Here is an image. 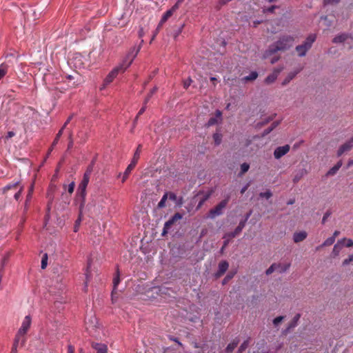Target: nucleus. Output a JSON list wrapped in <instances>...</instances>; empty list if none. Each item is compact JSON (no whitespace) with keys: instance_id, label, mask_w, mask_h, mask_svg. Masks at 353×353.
<instances>
[{"instance_id":"obj_27","label":"nucleus","mask_w":353,"mask_h":353,"mask_svg":"<svg viewBox=\"0 0 353 353\" xmlns=\"http://www.w3.org/2000/svg\"><path fill=\"white\" fill-rule=\"evenodd\" d=\"M296 72H291L288 74V75L286 77V78L283 80L282 82L283 85H285L288 83H289L296 75Z\"/></svg>"},{"instance_id":"obj_15","label":"nucleus","mask_w":353,"mask_h":353,"mask_svg":"<svg viewBox=\"0 0 353 353\" xmlns=\"http://www.w3.org/2000/svg\"><path fill=\"white\" fill-rule=\"evenodd\" d=\"M307 236L305 231L294 232L293 234V241L294 243H299L304 241Z\"/></svg>"},{"instance_id":"obj_2","label":"nucleus","mask_w":353,"mask_h":353,"mask_svg":"<svg viewBox=\"0 0 353 353\" xmlns=\"http://www.w3.org/2000/svg\"><path fill=\"white\" fill-rule=\"evenodd\" d=\"M90 174H91V170H88L84 173L83 179L81 181V183L78 187L77 193L79 195V196H81L82 199V201L81 203V208H83V206L84 205V203H85V196H86V188L89 183Z\"/></svg>"},{"instance_id":"obj_28","label":"nucleus","mask_w":353,"mask_h":353,"mask_svg":"<svg viewBox=\"0 0 353 353\" xmlns=\"http://www.w3.org/2000/svg\"><path fill=\"white\" fill-rule=\"evenodd\" d=\"M258 77V73L255 71L252 72L248 76L245 77L243 80L244 81H249L255 80Z\"/></svg>"},{"instance_id":"obj_52","label":"nucleus","mask_w":353,"mask_h":353,"mask_svg":"<svg viewBox=\"0 0 353 353\" xmlns=\"http://www.w3.org/2000/svg\"><path fill=\"white\" fill-rule=\"evenodd\" d=\"M169 199L175 201L176 200V195L174 192H168Z\"/></svg>"},{"instance_id":"obj_57","label":"nucleus","mask_w":353,"mask_h":353,"mask_svg":"<svg viewBox=\"0 0 353 353\" xmlns=\"http://www.w3.org/2000/svg\"><path fill=\"white\" fill-rule=\"evenodd\" d=\"M22 192V188H21L14 196V199L18 200Z\"/></svg>"},{"instance_id":"obj_43","label":"nucleus","mask_w":353,"mask_h":353,"mask_svg":"<svg viewBox=\"0 0 353 353\" xmlns=\"http://www.w3.org/2000/svg\"><path fill=\"white\" fill-rule=\"evenodd\" d=\"M33 189H34V185L32 184L30 187V189H29V192H28V194L27 195V199H26V203H28L32 198V192H33ZM26 205H27V203H26Z\"/></svg>"},{"instance_id":"obj_59","label":"nucleus","mask_w":353,"mask_h":353,"mask_svg":"<svg viewBox=\"0 0 353 353\" xmlns=\"http://www.w3.org/2000/svg\"><path fill=\"white\" fill-rule=\"evenodd\" d=\"M290 266V263H288V264L285 265V267H284L283 268H282V269L279 271V272H280V273H283V272H285L287 270H288V269H289Z\"/></svg>"},{"instance_id":"obj_17","label":"nucleus","mask_w":353,"mask_h":353,"mask_svg":"<svg viewBox=\"0 0 353 353\" xmlns=\"http://www.w3.org/2000/svg\"><path fill=\"white\" fill-rule=\"evenodd\" d=\"M350 34L341 33L334 37L332 42L334 43H343L345 44V40L347 39Z\"/></svg>"},{"instance_id":"obj_55","label":"nucleus","mask_w":353,"mask_h":353,"mask_svg":"<svg viewBox=\"0 0 353 353\" xmlns=\"http://www.w3.org/2000/svg\"><path fill=\"white\" fill-rule=\"evenodd\" d=\"M68 353H74V347L73 345H68Z\"/></svg>"},{"instance_id":"obj_47","label":"nucleus","mask_w":353,"mask_h":353,"mask_svg":"<svg viewBox=\"0 0 353 353\" xmlns=\"http://www.w3.org/2000/svg\"><path fill=\"white\" fill-rule=\"evenodd\" d=\"M338 170H339V169L337 168V167H335V165H334L329 170L327 174V175H334L337 172Z\"/></svg>"},{"instance_id":"obj_7","label":"nucleus","mask_w":353,"mask_h":353,"mask_svg":"<svg viewBox=\"0 0 353 353\" xmlns=\"http://www.w3.org/2000/svg\"><path fill=\"white\" fill-rule=\"evenodd\" d=\"M182 218L183 215L181 214L178 212L174 214L168 221L165 223L161 235L165 236L174 223L177 221L181 220Z\"/></svg>"},{"instance_id":"obj_25","label":"nucleus","mask_w":353,"mask_h":353,"mask_svg":"<svg viewBox=\"0 0 353 353\" xmlns=\"http://www.w3.org/2000/svg\"><path fill=\"white\" fill-rule=\"evenodd\" d=\"M238 343V341L234 340L232 342L228 345V346L225 348V351L228 353L232 352L236 347Z\"/></svg>"},{"instance_id":"obj_4","label":"nucleus","mask_w":353,"mask_h":353,"mask_svg":"<svg viewBox=\"0 0 353 353\" xmlns=\"http://www.w3.org/2000/svg\"><path fill=\"white\" fill-rule=\"evenodd\" d=\"M141 49V45L132 47L129 52L124 58L122 63L119 66H122L121 72H124L132 63Z\"/></svg>"},{"instance_id":"obj_62","label":"nucleus","mask_w":353,"mask_h":353,"mask_svg":"<svg viewBox=\"0 0 353 353\" xmlns=\"http://www.w3.org/2000/svg\"><path fill=\"white\" fill-rule=\"evenodd\" d=\"M223 239H225V241L223 242V248H225L231 239H229L228 237H227V238L223 237Z\"/></svg>"},{"instance_id":"obj_64","label":"nucleus","mask_w":353,"mask_h":353,"mask_svg":"<svg viewBox=\"0 0 353 353\" xmlns=\"http://www.w3.org/2000/svg\"><path fill=\"white\" fill-rule=\"evenodd\" d=\"M353 166V159H350L348 161H347V168H350Z\"/></svg>"},{"instance_id":"obj_29","label":"nucleus","mask_w":353,"mask_h":353,"mask_svg":"<svg viewBox=\"0 0 353 353\" xmlns=\"http://www.w3.org/2000/svg\"><path fill=\"white\" fill-rule=\"evenodd\" d=\"M74 187H75V183L74 181L71 182L69 185H65L64 184L63 185V188L64 190H68V192L72 194L74 192Z\"/></svg>"},{"instance_id":"obj_35","label":"nucleus","mask_w":353,"mask_h":353,"mask_svg":"<svg viewBox=\"0 0 353 353\" xmlns=\"http://www.w3.org/2000/svg\"><path fill=\"white\" fill-rule=\"evenodd\" d=\"M250 168V165L247 163H243L241 165V174H245L248 171Z\"/></svg>"},{"instance_id":"obj_56","label":"nucleus","mask_w":353,"mask_h":353,"mask_svg":"<svg viewBox=\"0 0 353 353\" xmlns=\"http://www.w3.org/2000/svg\"><path fill=\"white\" fill-rule=\"evenodd\" d=\"M250 186V183H248L246 185H245L241 190V194H243L248 188V187Z\"/></svg>"},{"instance_id":"obj_6","label":"nucleus","mask_w":353,"mask_h":353,"mask_svg":"<svg viewBox=\"0 0 353 353\" xmlns=\"http://www.w3.org/2000/svg\"><path fill=\"white\" fill-rule=\"evenodd\" d=\"M228 198L223 200L213 209L210 210L208 213V217L210 219H214L215 217L222 214L223 210L226 207L228 203Z\"/></svg>"},{"instance_id":"obj_61","label":"nucleus","mask_w":353,"mask_h":353,"mask_svg":"<svg viewBox=\"0 0 353 353\" xmlns=\"http://www.w3.org/2000/svg\"><path fill=\"white\" fill-rule=\"evenodd\" d=\"M14 134H14V132H12V131H10V132H8L7 136H6V138H7V139L11 138V137H14Z\"/></svg>"},{"instance_id":"obj_54","label":"nucleus","mask_w":353,"mask_h":353,"mask_svg":"<svg viewBox=\"0 0 353 353\" xmlns=\"http://www.w3.org/2000/svg\"><path fill=\"white\" fill-rule=\"evenodd\" d=\"M167 20L164 19V18H161L158 26H157V30H159L162 27L163 24Z\"/></svg>"},{"instance_id":"obj_26","label":"nucleus","mask_w":353,"mask_h":353,"mask_svg":"<svg viewBox=\"0 0 353 353\" xmlns=\"http://www.w3.org/2000/svg\"><path fill=\"white\" fill-rule=\"evenodd\" d=\"M305 174L306 171L305 170H301L299 172L294 175L293 178V182L294 183H297Z\"/></svg>"},{"instance_id":"obj_45","label":"nucleus","mask_w":353,"mask_h":353,"mask_svg":"<svg viewBox=\"0 0 353 353\" xmlns=\"http://www.w3.org/2000/svg\"><path fill=\"white\" fill-rule=\"evenodd\" d=\"M62 134H63V132H62V130H60L58 132V133H57V136H56V137H55L54 140L53 141V143H52V147H53V146H54V145L58 143V141H59V138L61 137V136L62 135Z\"/></svg>"},{"instance_id":"obj_20","label":"nucleus","mask_w":353,"mask_h":353,"mask_svg":"<svg viewBox=\"0 0 353 353\" xmlns=\"http://www.w3.org/2000/svg\"><path fill=\"white\" fill-rule=\"evenodd\" d=\"M221 115H222L221 112L220 110H216V118H210L209 119V121H208V125L211 126V125H215L216 123H218L217 119L221 120Z\"/></svg>"},{"instance_id":"obj_19","label":"nucleus","mask_w":353,"mask_h":353,"mask_svg":"<svg viewBox=\"0 0 353 353\" xmlns=\"http://www.w3.org/2000/svg\"><path fill=\"white\" fill-rule=\"evenodd\" d=\"M316 39V35L315 34H310L303 42V45L309 50L312 43L315 41Z\"/></svg>"},{"instance_id":"obj_36","label":"nucleus","mask_w":353,"mask_h":353,"mask_svg":"<svg viewBox=\"0 0 353 353\" xmlns=\"http://www.w3.org/2000/svg\"><path fill=\"white\" fill-rule=\"evenodd\" d=\"M213 139H214V141L215 142V144L216 145H219L221 143V139H222L221 134H220L219 133H215L213 135Z\"/></svg>"},{"instance_id":"obj_22","label":"nucleus","mask_w":353,"mask_h":353,"mask_svg":"<svg viewBox=\"0 0 353 353\" xmlns=\"http://www.w3.org/2000/svg\"><path fill=\"white\" fill-rule=\"evenodd\" d=\"M296 51L297 52L299 57H304L308 50L303 44H301L296 47Z\"/></svg>"},{"instance_id":"obj_51","label":"nucleus","mask_w":353,"mask_h":353,"mask_svg":"<svg viewBox=\"0 0 353 353\" xmlns=\"http://www.w3.org/2000/svg\"><path fill=\"white\" fill-rule=\"evenodd\" d=\"M345 241H346L345 246L347 248H350L353 246V240L351 239H345Z\"/></svg>"},{"instance_id":"obj_41","label":"nucleus","mask_w":353,"mask_h":353,"mask_svg":"<svg viewBox=\"0 0 353 353\" xmlns=\"http://www.w3.org/2000/svg\"><path fill=\"white\" fill-rule=\"evenodd\" d=\"M284 316H277L276 317L274 320H273V324L274 326H278L279 325L280 323L282 322V321L284 319Z\"/></svg>"},{"instance_id":"obj_49","label":"nucleus","mask_w":353,"mask_h":353,"mask_svg":"<svg viewBox=\"0 0 353 353\" xmlns=\"http://www.w3.org/2000/svg\"><path fill=\"white\" fill-rule=\"evenodd\" d=\"M81 221V212L80 213L78 219L76 221L75 226H74V232H77L78 230L79 225L80 224Z\"/></svg>"},{"instance_id":"obj_53","label":"nucleus","mask_w":353,"mask_h":353,"mask_svg":"<svg viewBox=\"0 0 353 353\" xmlns=\"http://www.w3.org/2000/svg\"><path fill=\"white\" fill-rule=\"evenodd\" d=\"M339 2V0H324V3L325 5L328 4H336Z\"/></svg>"},{"instance_id":"obj_18","label":"nucleus","mask_w":353,"mask_h":353,"mask_svg":"<svg viewBox=\"0 0 353 353\" xmlns=\"http://www.w3.org/2000/svg\"><path fill=\"white\" fill-rule=\"evenodd\" d=\"M300 317H301V314H296L293 319L292 320V321L288 324L286 330H285V333H287L290 330H292L293 328H294L297 325H298V322L300 319Z\"/></svg>"},{"instance_id":"obj_44","label":"nucleus","mask_w":353,"mask_h":353,"mask_svg":"<svg viewBox=\"0 0 353 353\" xmlns=\"http://www.w3.org/2000/svg\"><path fill=\"white\" fill-rule=\"evenodd\" d=\"M21 342L19 341V339H14V344H13V347H12V351H11V353H17V347L19 345V344Z\"/></svg>"},{"instance_id":"obj_50","label":"nucleus","mask_w":353,"mask_h":353,"mask_svg":"<svg viewBox=\"0 0 353 353\" xmlns=\"http://www.w3.org/2000/svg\"><path fill=\"white\" fill-rule=\"evenodd\" d=\"M234 273L233 274H228L225 277V279L223 280V284H225L229 280H230L233 276H234Z\"/></svg>"},{"instance_id":"obj_8","label":"nucleus","mask_w":353,"mask_h":353,"mask_svg":"<svg viewBox=\"0 0 353 353\" xmlns=\"http://www.w3.org/2000/svg\"><path fill=\"white\" fill-rule=\"evenodd\" d=\"M250 215L251 212L247 214L245 220L240 221L239 225L236 228H235V230L234 232L226 233L224 235V238L228 237L229 239H232L234 238L236 236L239 235L241 232L243 228L245 227V223Z\"/></svg>"},{"instance_id":"obj_24","label":"nucleus","mask_w":353,"mask_h":353,"mask_svg":"<svg viewBox=\"0 0 353 353\" xmlns=\"http://www.w3.org/2000/svg\"><path fill=\"white\" fill-rule=\"evenodd\" d=\"M168 199V192H166L162 196L161 201L159 202L157 207L159 209L163 208L165 207V202Z\"/></svg>"},{"instance_id":"obj_40","label":"nucleus","mask_w":353,"mask_h":353,"mask_svg":"<svg viewBox=\"0 0 353 353\" xmlns=\"http://www.w3.org/2000/svg\"><path fill=\"white\" fill-rule=\"evenodd\" d=\"M352 261H353V254L350 255L347 259H345V260H343L342 265H343V266H347Z\"/></svg>"},{"instance_id":"obj_1","label":"nucleus","mask_w":353,"mask_h":353,"mask_svg":"<svg viewBox=\"0 0 353 353\" xmlns=\"http://www.w3.org/2000/svg\"><path fill=\"white\" fill-rule=\"evenodd\" d=\"M294 41L292 36L284 35L269 47L268 52L271 54L278 51H285L292 46Z\"/></svg>"},{"instance_id":"obj_14","label":"nucleus","mask_w":353,"mask_h":353,"mask_svg":"<svg viewBox=\"0 0 353 353\" xmlns=\"http://www.w3.org/2000/svg\"><path fill=\"white\" fill-rule=\"evenodd\" d=\"M281 69H275L273 72L269 74L265 79V83L267 84H271L274 83L277 79Z\"/></svg>"},{"instance_id":"obj_32","label":"nucleus","mask_w":353,"mask_h":353,"mask_svg":"<svg viewBox=\"0 0 353 353\" xmlns=\"http://www.w3.org/2000/svg\"><path fill=\"white\" fill-rule=\"evenodd\" d=\"M334 237H329L327 238L321 245L320 247H326L332 245L334 243Z\"/></svg>"},{"instance_id":"obj_23","label":"nucleus","mask_w":353,"mask_h":353,"mask_svg":"<svg viewBox=\"0 0 353 353\" xmlns=\"http://www.w3.org/2000/svg\"><path fill=\"white\" fill-rule=\"evenodd\" d=\"M119 275H120L119 271V269H117V276L113 279L114 288H113L112 294L116 290V289L117 288V285H119V283L120 282ZM112 301H114L113 294L112 295Z\"/></svg>"},{"instance_id":"obj_60","label":"nucleus","mask_w":353,"mask_h":353,"mask_svg":"<svg viewBox=\"0 0 353 353\" xmlns=\"http://www.w3.org/2000/svg\"><path fill=\"white\" fill-rule=\"evenodd\" d=\"M276 8V6H272L265 10L266 12H273L274 9Z\"/></svg>"},{"instance_id":"obj_39","label":"nucleus","mask_w":353,"mask_h":353,"mask_svg":"<svg viewBox=\"0 0 353 353\" xmlns=\"http://www.w3.org/2000/svg\"><path fill=\"white\" fill-rule=\"evenodd\" d=\"M259 196L261 197H263V198H265L267 199H269L272 196V194L270 190H267L266 192H261L259 194Z\"/></svg>"},{"instance_id":"obj_34","label":"nucleus","mask_w":353,"mask_h":353,"mask_svg":"<svg viewBox=\"0 0 353 353\" xmlns=\"http://www.w3.org/2000/svg\"><path fill=\"white\" fill-rule=\"evenodd\" d=\"M249 345V340H246L239 347V353H242L243 351H245L247 347H248Z\"/></svg>"},{"instance_id":"obj_42","label":"nucleus","mask_w":353,"mask_h":353,"mask_svg":"<svg viewBox=\"0 0 353 353\" xmlns=\"http://www.w3.org/2000/svg\"><path fill=\"white\" fill-rule=\"evenodd\" d=\"M146 108H147V107H146V104H145V103H144V104H143V106L140 109V110L139 111V112H138V114H137V117H135V119H134V123L137 122V119H138L140 115H141V114H142L145 111Z\"/></svg>"},{"instance_id":"obj_9","label":"nucleus","mask_w":353,"mask_h":353,"mask_svg":"<svg viewBox=\"0 0 353 353\" xmlns=\"http://www.w3.org/2000/svg\"><path fill=\"white\" fill-rule=\"evenodd\" d=\"M353 148V136L342 144L337 150V156L341 157L345 152L350 151Z\"/></svg>"},{"instance_id":"obj_48","label":"nucleus","mask_w":353,"mask_h":353,"mask_svg":"<svg viewBox=\"0 0 353 353\" xmlns=\"http://www.w3.org/2000/svg\"><path fill=\"white\" fill-rule=\"evenodd\" d=\"M17 185H18V182L12 183V184L7 185L6 186H5L3 188V192H6L12 188H15Z\"/></svg>"},{"instance_id":"obj_31","label":"nucleus","mask_w":353,"mask_h":353,"mask_svg":"<svg viewBox=\"0 0 353 353\" xmlns=\"http://www.w3.org/2000/svg\"><path fill=\"white\" fill-rule=\"evenodd\" d=\"M8 72V66L6 64L0 65V79H1Z\"/></svg>"},{"instance_id":"obj_21","label":"nucleus","mask_w":353,"mask_h":353,"mask_svg":"<svg viewBox=\"0 0 353 353\" xmlns=\"http://www.w3.org/2000/svg\"><path fill=\"white\" fill-rule=\"evenodd\" d=\"M178 9V3H175L171 9L168 10L167 12L164 13L163 15V18L164 19L168 20L172 14L173 13Z\"/></svg>"},{"instance_id":"obj_46","label":"nucleus","mask_w":353,"mask_h":353,"mask_svg":"<svg viewBox=\"0 0 353 353\" xmlns=\"http://www.w3.org/2000/svg\"><path fill=\"white\" fill-rule=\"evenodd\" d=\"M192 83V79L190 77H188L186 80L183 81L184 88L188 89V88L190 85Z\"/></svg>"},{"instance_id":"obj_58","label":"nucleus","mask_w":353,"mask_h":353,"mask_svg":"<svg viewBox=\"0 0 353 353\" xmlns=\"http://www.w3.org/2000/svg\"><path fill=\"white\" fill-rule=\"evenodd\" d=\"M145 34V32L143 31V28H140L139 30V37L140 38H142Z\"/></svg>"},{"instance_id":"obj_13","label":"nucleus","mask_w":353,"mask_h":353,"mask_svg":"<svg viewBox=\"0 0 353 353\" xmlns=\"http://www.w3.org/2000/svg\"><path fill=\"white\" fill-rule=\"evenodd\" d=\"M91 346L96 350V353H108V346L104 343L92 342Z\"/></svg>"},{"instance_id":"obj_12","label":"nucleus","mask_w":353,"mask_h":353,"mask_svg":"<svg viewBox=\"0 0 353 353\" xmlns=\"http://www.w3.org/2000/svg\"><path fill=\"white\" fill-rule=\"evenodd\" d=\"M121 68L122 66H118L113 69L104 79L105 83L110 84L113 81V79L117 77L119 72H122Z\"/></svg>"},{"instance_id":"obj_63","label":"nucleus","mask_w":353,"mask_h":353,"mask_svg":"<svg viewBox=\"0 0 353 353\" xmlns=\"http://www.w3.org/2000/svg\"><path fill=\"white\" fill-rule=\"evenodd\" d=\"M152 95L150 93H149V94H148V96L146 97V98H145V100H144V103H145V104H147V103L148 102V101L150 100V99L151 98V97H152Z\"/></svg>"},{"instance_id":"obj_3","label":"nucleus","mask_w":353,"mask_h":353,"mask_svg":"<svg viewBox=\"0 0 353 353\" xmlns=\"http://www.w3.org/2000/svg\"><path fill=\"white\" fill-rule=\"evenodd\" d=\"M31 317L28 315L25 316L24 319L22 321L21 327L19 329L17 334L15 336V339H19V341L21 342V345H23L25 343L24 336L27 333L31 325Z\"/></svg>"},{"instance_id":"obj_11","label":"nucleus","mask_w":353,"mask_h":353,"mask_svg":"<svg viewBox=\"0 0 353 353\" xmlns=\"http://www.w3.org/2000/svg\"><path fill=\"white\" fill-rule=\"evenodd\" d=\"M345 238H343L337 241V243L334 245V248L332 251V256L335 258L338 256L341 251L343 243L345 242Z\"/></svg>"},{"instance_id":"obj_5","label":"nucleus","mask_w":353,"mask_h":353,"mask_svg":"<svg viewBox=\"0 0 353 353\" xmlns=\"http://www.w3.org/2000/svg\"><path fill=\"white\" fill-rule=\"evenodd\" d=\"M142 145L139 144L133 155V157L132 159V161L128 165L127 168L125 169V171L123 173V176L122 178V182H125V180L128 179L129 174H130L131 171L135 168L138 160L140 157V154L141 152Z\"/></svg>"},{"instance_id":"obj_38","label":"nucleus","mask_w":353,"mask_h":353,"mask_svg":"<svg viewBox=\"0 0 353 353\" xmlns=\"http://www.w3.org/2000/svg\"><path fill=\"white\" fill-rule=\"evenodd\" d=\"M279 125V122H274L272 125H271V127L265 130L264 132H263V134H269L272 130H273L277 125Z\"/></svg>"},{"instance_id":"obj_10","label":"nucleus","mask_w":353,"mask_h":353,"mask_svg":"<svg viewBox=\"0 0 353 353\" xmlns=\"http://www.w3.org/2000/svg\"><path fill=\"white\" fill-rule=\"evenodd\" d=\"M290 147L289 145H285L276 148L274 151V157L276 159H279L283 156L285 155L290 151Z\"/></svg>"},{"instance_id":"obj_16","label":"nucleus","mask_w":353,"mask_h":353,"mask_svg":"<svg viewBox=\"0 0 353 353\" xmlns=\"http://www.w3.org/2000/svg\"><path fill=\"white\" fill-rule=\"evenodd\" d=\"M229 264L226 261H223L219 263L218 271L216 273L217 277L222 276L228 269Z\"/></svg>"},{"instance_id":"obj_33","label":"nucleus","mask_w":353,"mask_h":353,"mask_svg":"<svg viewBox=\"0 0 353 353\" xmlns=\"http://www.w3.org/2000/svg\"><path fill=\"white\" fill-rule=\"evenodd\" d=\"M344 45L349 49L353 48V37L351 34H350L347 39L345 40Z\"/></svg>"},{"instance_id":"obj_37","label":"nucleus","mask_w":353,"mask_h":353,"mask_svg":"<svg viewBox=\"0 0 353 353\" xmlns=\"http://www.w3.org/2000/svg\"><path fill=\"white\" fill-rule=\"evenodd\" d=\"M48 254H44L41 259V269H45L47 267Z\"/></svg>"},{"instance_id":"obj_30","label":"nucleus","mask_w":353,"mask_h":353,"mask_svg":"<svg viewBox=\"0 0 353 353\" xmlns=\"http://www.w3.org/2000/svg\"><path fill=\"white\" fill-rule=\"evenodd\" d=\"M281 265H279V264H276V263H273L272 265H270V267H269L266 271H265V274L267 275H270L272 273L274 272V271L276 269V268H280Z\"/></svg>"}]
</instances>
